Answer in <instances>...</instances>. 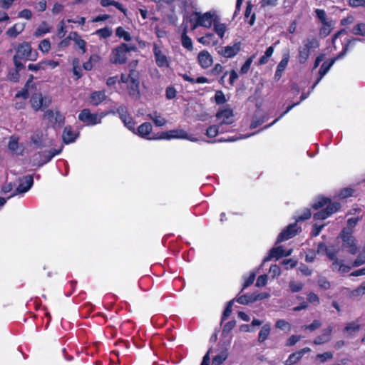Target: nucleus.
Returning <instances> with one entry per match:
<instances>
[{"mask_svg": "<svg viewBox=\"0 0 365 365\" xmlns=\"http://www.w3.org/2000/svg\"><path fill=\"white\" fill-rule=\"evenodd\" d=\"M344 34H346V31L345 29H342L337 31L336 34H334L331 38V42L329 43V45L323 51V52H321V61H324L323 63L321 65V79L327 73V71L329 70V68L332 66V65L337 59L342 58L348 51L349 48H353L356 45V42L360 41V39L357 38H352L351 39H348L343 46L342 50L338 54L324 61L325 56L336 50V46H335V41L340 35Z\"/></svg>", "mask_w": 365, "mask_h": 365, "instance_id": "1", "label": "nucleus"}, {"mask_svg": "<svg viewBox=\"0 0 365 365\" xmlns=\"http://www.w3.org/2000/svg\"><path fill=\"white\" fill-rule=\"evenodd\" d=\"M135 50L136 47L133 45L121 43L111 51L110 62L113 64H124L127 61L128 53Z\"/></svg>", "mask_w": 365, "mask_h": 365, "instance_id": "2", "label": "nucleus"}, {"mask_svg": "<svg viewBox=\"0 0 365 365\" xmlns=\"http://www.w3.org/2000/svg\"><path fill=\"white\" fill-rule=\"evenodd\" d=\"M339 236L342 240L341 248L347 249L351 255L356 254L358 247L356 244V239L353 236V230L344 228Z\"/></svg>", "mask_w": 365, "mask_h": 365, "instance_id": "3", "label": "nucleus"}, {"mask_svg": "<svg viewBox=\"0 0 365 365\" xmlns=\"http://www.w3.org/2000/svg\"><path fill=\"white\" fill-rule=\"evenodd\" d=\"M340 208V202H331L329 198L321 196V220L327 219Z\"/></svg>", "mask_w": 365, "mask_h": 365, "instance_id": "4", "label": "nucleus"}, {"mask_svg": "<svg viewBox=\"0 0 365 365\" xmlns=\"http://www.w3.org/2000/svg\"><path fill=\"white\" fill-rule=\"evenodd\" d=\"M16 54L19 58L31 61L37 60L38 54L36 51H33L31 45L28 42H23L18 45L16 48Z\"/></svg>", "mask_w": 365, "mask_h": 365, "instance_id": "5", "label": "nucleus"}, {"mask_svg": "<svg viewBox=\"0 0 365 365\" xmlns=\"http://www.w3.org/2000/svg\"><path fill=\"white\" fill-rule=\"evenodd\" d=\"M104 113H91L88 109H83L78 115V119L86 125H94L101 123Z\"/></svg>", "mask_w": 365, "mask_h": 365, "instance_id": "6", "label": "nucleus"}, {"mask_svg": "<svg viewBox=\"0 0 365 365\" xmlns=\"http://www.w3.org/2000/svg\"><path fill=\"white\" fill-rule=\"evenodd\" d=\"M196 22L192 26V30L195 29L197 26H203L205 28H210L214 22L217 20L216 16L210 12L205 14L195 13Z\"/></svg>", "mask_w": 365, "mask_h": 365, "instance_id": "7", "label": "nucleus"}, {"mask_svg": "<svg viewBox=\"0 0 365 365\" xmlns=\"http://www.w3.org/2000/svg\"><path fill=\"white\" fill-rule=\"evenodd\" d=\"M156 65L160 68H168L170 66L167 52L160 46L155 43L153 48Z\"/></svg>", "mask_w": 365, "mask_h": 365, "instance_id": "8", "label": "nucleus"}, {"mask_svg": "<svg viewBox=\"0 0 365 365\" xmlns=\"http://www.w3.org/2000/svg\"><path fill=\"white\" fill-rule=\"evenodd\" d=\"M62 150V148L59 150L52 149L48 151L39 152L34 156V162L38 166L49 162L56 155L59 154Z\"/></svg>", "mask_w": 365, "mask_h": 365, "instance_id": "9", "label": "nucleus"}, {"mask_svg": "<svg viewBox=\"0 0 365 365\" xmlns=\"http://www.w3.org/2000/svg\"><path fill=\"white\" fill-rule=\"evenodd\" d=\"M31 107L36 111L48 107L51 103V99L49 97H43L41 93H34L31 98Z\"/></svg>", "mask_w": 365, "mask_h": 365, "instance_id": "10", "label": "nucleus"}, {"mask_svg": "<svg viewBox=\"0 0 365 365\" xmlns=\"http://www.w3.org/2000/svg\"><path fill=\"white\" fill-rule=\"evenodd\" d=\"M158 138L170 140L172 138L188 139L191 141H195L196 139H191L187 133L182 129H175L167 132H162Z\"/></svg>", "mask_w": 365, "mask_h": 365, "instance_id": "11", "label": "nucleus"}, {"mask_svg": "<svg viewBox=\"0 0 365 365\" xmlns=\"http://www.w3.org/2000/svg\"><path fill=\"white\" fill-rule=\"evenodd\" d=\"M153 126L150 123L145 122L138 126L137 131L133 132L146 140H158V135H152Z\"/></svg>", "mask_w": 365, "mask_h": 365, "instance_id": "12", "label": "nucleus"}, {"mask_svg": "<svg viewBox=\"0 0 365 365\" xmlns=\"http://www.w3.org/2000/svg\"><path fill=\"white\" fill-rule=\"evenodd\" d=\"M34 184V179L31 175H26L23 178L19 179V185L17 187V188L15 190L14 192L9 196L7 199L11 198V197L21 194L24 193L29 191L31 187H32Z\"/></svg>", "mask_w": 365, "mask_h": 365, "instance_id": "13", "label": "nucleus"}, {"mask_svg": "<svg viewBox=\"0 0 365 365\" xmlns=\"http://www.w3.org/2000/svg\"><path fill=\"white\" fill-rule=\"evenodd\" d=\"M321 36H328L333 29L335 22L329 19L327 16L326 12L321 9Z\"/></svg>", "mask_w": 365, "mask_h": 365, "instance_id": "14", "label": "nucleus"}, {"mask_svg": "<svg viewBox=\"0 0 365 365\" xmlns=\"http://www.w3.org/2000/svg\"><path fill=\"white\" fill-rule=\"evenodd\" d=\"M299 227H297V223H293L287 227L278 236L277 240V243L282 242L283 241L287 240L294 236H295L298 232Z\"/></svg>", "mask_w": 365, "mask_h": 365, "instance_id": "15", "label": "nucleus"}, {"mask_svg": "<svg viewBox=\"0 0 365 365\" xmlns=\"http://www.w3.org/2000/svg\"><path fill=\"white\" fill-rule=\"evenodd\" d=\"M240 50V43L237 42L232 46H227L218 48V53L225 58H232L237 55Z\"/></svg>", "mask_w": 365, "mask_h": 365, "instance_id": "16", "label": "nucleus"}, {"mask_svg": "<svg viewBox=\"0 0 365 365\" xmlns=\"http://www.w3.org/2000/svg\"><path fill=\"white\" fill-rule=\"evenodd\" d=\"M232 117L233 111L230 108L221 110L216 113V118L219 120H221L219 125H220L222 127L224 124H232L233 123Z\"/></svg>", "mask_w": 365, "mask_h": 365, "instance_id": "17", "label": "nucleus"}, {"mask_svg": "<svg viewBox=\"0 0 365 365\" xmlns=\"http://www.w3.org/2000/svg\"><path fill=\"white\" fill-rule=\"evenodd\" d=\"M197 61L202 68H207L213 63V58L207 51H202L198 53Z\"/></svg>", "mask_w": 365, "mask_h": 365, "instance_id": "18", "label": "nucleus"}, {"mask_svg": "<svg viewBox=\"0 0 365 365\" xmlns=\"http://www.w3.org/2000/svg\"><path fill=\"white\" fill-rule=\"evenodd\" d=\"M106 99L105 91H94L91 94L90 103L93 106H98Z\"/></svg>", "mask_w": 365, "mask_h": 365, "instance_id": "19", "label": "nucleus"}, {"mask_svg": "<svg viewBox=\"0 0 365 365\" xmlns=\"http://www.w3.org/2000/svg\"><path fill=\"white\" fill-rule=\"evenodd\" d=\"M283 256H284V250L282 246L274 247L269 251V255L264 259L263 263L271 260L272 258L278 259Z\"/></svg>", "mask_w": 365, "mask_h": 365, "instance_id": "20", "label": "nucleus"}, {"mask_svg": "<svg viewBox=\"0 0 365 365\" xmlns=\"http://www.w3.org/2000/svg\"><path fill=\"white\" fill-rule=\"evenodd\" d=\"M147 117L148 119L153 120L156 126L161 127L167 123L166 119L160 115L157 111L148 114Z\"/></svg>", "mask_w": 365, "mask_h": 365, "instance_id": "21", "label": "nucleus"}, {"mask_svg": "<svg viewBox=\"0 0 365 365\" xmlns=\"http://www.w3.org/2000/svg\"><path fill=\"white\" fill-rule=\"evenodd\" d=\"M198 41L205 46H215L218 43L213 34L209 33L198 38Z\"/></svg>", "mask_w": 365, "mask_h": 365, "instance_id": "22", "label": "nucleus"}, {"mask_svg": "<svg viewBox=\"0 0 365 365\" xmlns=\"http://www.w3.org/2000/svg\"><path fill=\"white\" fill-rule=\"evenodd\" d=\"M52 29V27L49 26L46 21H43L38 27L36 29L34 33V36L37 38H40L45 34L49 33Z\"/></svg>", "mask_w": 365, "mask_h": 365, "instance_id": "23", "label": "nucleus"}, {"mask_svg": "<svg viewBox=\"0 0 365 365\" xmlns=\"http://www.w3.org/2000/svg\"><path fill=\"white\" fill-rule=\"evenodd\" d=\"M24 24H16L6 31V35L11 38H16L24 29Z\"/></svg>", "mask_w": 365, "mask_h": 365, "instance_id": "24", "label": "nucleus"}, {"mask_svg": "<svg viewBox=\"0 0 365 365\" xmlns=\"http://www.w3.org/2000/svg\"><path fill=\"white\" fill-rule=\"evenodd\" d=\"M360 327L361 326L355 322L348 323L344 329V333L349 336H353L359 331Z\"/></svg>", "mask_w": 365, "mask_h": 365, "instance_id": "25", "label": "nucleus"}, {"mask_svg": "<svg viewBox=\"0 0 365 365\" xmlns=\"http://www.w3.org/2000/svg\"><path fill=\"white\" fill-rule=\"evenodd\" d=\"M313 47V43L312 41H307L303 48L299 50V60L300 62L305 61L309 54V49Z\"/></svg>", "mask_w": 365, "mask_h": 365, "instance_id": "26", "label": "nucleus"}, {"mask_svg": "<svg viewBox=\"0 0 365 365\" xmlns=\"http://www.w3.org/2000/svg\"><path fill=\"white\" fill-rule=\"evenodd\" d=\"M187 28L185 26L182 34L181 42L183 47L189 51H192L193 49L192 41L191 38L187 35Z\"/></svg>", "mask_w": 365, "mask_h": 365, "instance_id": "27", "label": "nucleus"}, {"mask_svg": "<svg viewBox=\"0 0 365 365\" xmlns=\"http://www.w3.org/2000/svg\"><path fill=\"white\" fill-rule=\"evenodd\" d=\"M63 140L65 143H70L73 142L76 138V134L69 128H65L62 135Z\"/></svg>", "mask_w": 365, "mask_h": 365, "instance_id": "28", "label": "nucleus"}, {"mask_svg": "<svg viewBox=\"0 0 365 365\" xmlns=\"http://www.w3.org/2000/svg\"><path fill=\"white\" fill-rule=\"evenodd\" d=\"M258 297H255L253 294L242 295L236 299V301L241 304H248L257 301Z\"/></svg>", "mask_w": 365, "mask_h": 365, "instance_id": "29", "label": "nucleus"}, {"mask_svg": "<svg viewBox=\"0 0 365 365\" xmlns=\"http://www.w3.org/2000/svg\"><path fill=\"white\" fill-rule=\"evenodd\" d=\"M227 357L228 351L227 349H225L213 358L212 365H221L227 359Z\"/></svg>", "mask_w": 365, "mask_h": 365, "instance_id": "30", "label": "nucleus"}, {"mask_svg": "<svg viewBox=\"0 0 365 365\" xmlns=\"http://www.w3.org/2000/svg\"><path fill=\"white\" fill-rule=\"evenodd\" d=\"M214 31L217 36L222 38L226 31V26L224 24L220 23L217 19L214 22Z\"/></svg>", "mask_w": 365, "mask_h": 365, "instance_id": "31", "label": "nucleus"}, {"mask_svg": "<svg viewBox=\"0 0 365 365\" xmlns=\"http://www.w3.org/2000/svg\"><path fill=\"white\" fill-rule=\"evenodd\" d=\"M271 327L269 324H264L262 329L260 330L258 335V341L259 342H263L267 339L269 333H270Z\"/></svg>", "mask_w": 365, "mask_h": 365, "instance_id": "32", "label": "nucleus"}, {"mask_svg": "<svg viewBox=\"0 0 365 365\" xmlns=\"http://www.w3.org/2000/svg\"><path fill=\"white\" fill-rule=\"evenodd\" d=\"M302 356L301 353L298 351L297 352L292 353L288 357V359L284 361L285 365H294L297 363L301 359Z\"/></svg>", "mask_w": 365, "mask_h": 365, "instance_id": "33", "label": "nucleus"}, {"mask_svg": "<svg viewBox=\"0 0 365 365\" xmlns=\"http://www.w3.org/2000/svg\"><path fill=\"white\" fill-rule=\"evenodd\" d=\"M223 129L220 125H211L206 130L207 136L210 138L215 137L220 132H222Z\"/></svg>", "mask_w": 365, "mask_h": 365, "instance_id": "34", "label": "nucleus"}, {"mask_svg": "<svg viewBox=\"0 0 365 365\" xmlns=\"http://www.w3.org/2000/svg\"><path fill=\"white\" fill-rule=\"evenodd\" d=\"M113 34V31L110 27H105L97 30L93 34L98 36L101 38H107Z\"/></svg>", "mask_w": 365, "mask_h": 365, "instance_id": "35", "label": "nucleus"}, {"mask_svg": "<svg viewBox=\"0 0 365 365\" xmlns=\"http://www.w3.org/2000/svg\"><path fill=\"white\" fill-rule=\"evenodd\" d=\"M140 83H128V89L130 96L138 98L140 96Z\"/></svg>", "mask_w": 365, "mask_h": 365, "instance_id": "36", "label": "nucleus"}, {"mask_svg": "<svg viewBox=\"0 0 365 365\" xmlns=\"http://www.w3.org/2000/svg\"><path fill=\"white\" fill-rule=\"evenodd\" d=\"M115 34L118 37L123 38L125 41H130L131 40L130 34L121 26L116 29Z\"/></svg>", "mask_w": 365, "mask_h": 365, "instance_id": "37", "label": "nucleus"}, {"mask_svg": "<svg viewBox=\"0 0 365 365\" xmlns=\"http://www.w3.org/2000/svg\"><path fill=\"white\" fill-rule=\"evenodd\" d=\"M252 9V4H250V2H248L247 5L245 14V19H247L250 17V16H251L250 20L248 21V23L250 26H252L255 24V14H251Z\"/></svg>", "mask_w": 365, "mask_h": 365, "instance_id": "38", "label": "nucleus"}, {"mask_svg": "<svg viewBox=\"0 0 365 365\" xmlns=\"http://www.w3.org/2000/svg\"><path fill=\"white\" fill-rule=\"evenodd\" d=\"M139 78V72L133 68L130 69L128 74V83H140Z\"/></svg>", "mask_w": 365, "mask_h": 365, "instance_id": "39", "label": "nucleus"}, {"mask_svg": "<svg viewBox=\"0 0 365 365\" xmlns=\"http://www.w3.org/2000/svg\"><path fill=\"white\" fill-rule=\"evenodd\" d=\"M42 138L43 133L40 131H37L31 135V140L33 144L36 146V148H40L41 147Z\"/></svg>", "mask_w": 365, "mask_h": 365, "instance_id": "40", "label": "nucleus"}, {"mask_svg": "<svg viewBox=\"0 0 365 365\" xmlns=\"http://www.w3.org/2000/svg\"><path fill=\"white\" fill-rule=\"evenodd\" d=\"M44 118L48 119L50 121H53V118H55V122L60 120L61 118V115L58 112L56 113H53L51 110H47L44 113Z\"/></svg>", "mask_w": 365, "mask_h": 365, "instance_id": "41", "label": "nucleus"}, {"mask_svg": "<svg viewBox=\"0 0 365 365\" xmlns=\"http://www.w3.org/2000/svg\"><path fill=\"white\" fill-rule=\"evenodd\" d=\"M38 49L43 53H47L51 49V42L49 39L45 38L40 41Z\"/></svg>", "mask_w": 365, "mask_h": 365, "instance_id": "42", "label": "nucleus"}, {"mask_svg": "<svg viewBox=\"0 0 365 365\" xmlns=\"http://www.w3.org/2000/svg\"><path fill=\"white\" fill-rule=\"evenodd\" d=\"M352 34L359 36H365V24H357L352 29Z\"/></svg>", "mask_w": 365, "mask_h": 365, "instance_id": "43", "label": "nucleus"}, {"mask_svg": "<svg viewBox=\"0 0 365 365\" xmlns=\"http://www.w3.org/2000/svg\"><path fill=\"white\" fill-rule=\"evenodd\" d=\"M289 61V53L287 52V53H284L283 54V57H282V59L280 61V62L279 63L278 66H277V68L279 69V71H283L286 68L287 64H288V62Z\"/></svg>", "mask_w": 365, "mask_h": 365, "instance_id": "44", "label": "nucleus"}, {"mask_svg": "<svg viewBox=\"0 0 365 365\" xmlns=\"http://www.w3.org/2000/svg\"><path fill=\"white\" fill-rule=\"evenodd\" d=\"M354 192V190L351 187H345L340 190L339 196L341 199L348 198L351 197Z\"/></svg>", "mask_w": 365, "mask_h": 365, "instance_id": "45", "label": "nucleus"}, {"mask_svg": "<svg viewBox=\"0 0 365 365\" xmlns=\"http://www.w3.org/2000/svg\"><path fill=\"white\" fill-rule=\"evenodd\" d=\"M73 73L76 76V79L82 76L81 69L79 66V61L77 58L73 61Z\"/></svg>", "mask_w": 365, "mask_h": 365, "instance_id": "46", "label": "nucleus"}, {"mask_svg": "<svg viewBox=\"0 0 365 365\" xmlns=\"http://www.w3.org/2000/svg\"><path fill=\"white\" fill-rule=\"evenodd\" d=\"M122 121L130 130L135 132V122L130 115L122 119Z\"/></svg>", "mask_w": 365, "mask_h": 365, "instance_id": "47", "label": "nucleus"}, {"mask_svg": "<svg viewBox=\"0 0 365 365\" xmlns=\"http://www.w3.org/2000/svg\"><path fill=\"white\" fill-rule=\"evenodd\" d=\"M353 297H360L365 294V281H364L359 287L351 292Z\"/></svg>", "mask_w": 365, "mask_h": 365, "instance_id": "48", "label": "nucleus"}, {"mask_svg": "<svg viewBox=\"0 0 365 365\" xmlns=\"http://www.w3.org/2000/svg\"><path fill=\"white\" fill-rule=\"evenodd\" d=\"M332 328L329 327L323 330V334L321 335V344L328 341L331 337Z\"/></svg>", "mask_w": 365, "mask_h": 365, "instance_id": "49", "label": "nucleus"}, {"mask_svg": "<svg viewBox=\"0 0 365 365\" xmlns=\"http://www.w3.org/2000/svg\"><path fill=\"white\" fill-rule=\"evenodd\" d=\"M332 269L333 270L338 269L339 271H341L343 272H347L351 269V267L343 264H340L339 261H336L333 262L332 263Z\"/></svg>", "mask_w": 365, "mask_h": 365, "instance_id": "50", "label": "nucleus"}, {"mask_svg": "<svg viewBox=\"0 0 365 365\" xmlns=\"http://www.w3.org/2000/svg\"><path fill=\"white\" fill-rule=\"evenodd\" d=\"M303 283L299 282L291 281L289 282V288L292 292H298L302 289Z\"/></svg>", "mask_w": 365, "mask_h": 365, "instance_id": "51", "label": "nucleus"}, {"mask_svg": "<svg viewBox=\"0 0 365 365\" xmlns=\"http://www.w3.org/2000/svg\"><path fill=\"white\" fill-rule=\"evenodd\" d=\"M234 303V300H230L227 304V307L223 312V315L222 317V321H225L228 317L230 316L232 310V305Z\"/></svg>", "mask_w": 365, "mask_h": 365, "instance_id": "52", "label": "nucleus"}, {"mask_svg": "<svg viewBox=\"0 0 365 365\" xmlns=\"http://www.w3.org/2000/svg\"><path fill=\"white\" fill-rule=\"evenodd\" d=\"M254 56H251L247 59L245 63L242 65L240 69L241 74H245L248 72L250 68L251 64L253 61Z\"/></svg>", "mask_w": 365, "mask_h": 365, "instance_id": "53", "label": "nucleus"}, {"mask_svg": "<svg viewBox=\"0 0 365 365\" xmlns=\"http://www.w3.org/2000/svg\"><path fill=\"white\" fill-rule=\"evenodd\" d=\"M365 263V251L363 252H361L357 258L354 261L353 266L354 267H359L361 264H364Z\"/></svg>", "mask_w": 365, "mask_h": 365, "instance_id": "54", "label": "nucleus"}, {"mask_svg": "<svg viewBox=\"0 0 365 365\" xmlns=\"http://www.w3.org/2000/svg\"><path fill=\"white\" fill-rule=\"evenodd\" d=\"M361 219H362L361 217H359L349 218L347 220V227H345V228L352 230V229L356 227L358 222L360 221Z\"/></svg>", "mask_w": 365, "mask_h": 365, "instance_id": "55", "label": "nucleus"}, {"mask_svg": "<svg viewBox=\"0 0 365 365\" xmlns=\"http://www.w3.org/2000/svg\"><path fill=\"white\" fill-rule=\"evenodd\" d=\"M215 99L217 104H222L226 102L225 96L221 91L216 92L215 95Z\"/></svg>", "mask_w": 365, "mask_h": 365, "instance_id": "56", "label": "nucleus"}, {"mask_svg": "<svg viewBox=\"0 0 365 365\" xmlns=\"http://www.w3.org/2000/svg\"><path fill=\"white\" fill-rule=\"evenodd\" d=\"M275 327L277 328H278L279 329H282V330L286 329H290L289 324L284 319L277 320L275 324Z\"/></svg>", "mask_w": 365, "mask_h": 365, "instance_id": "57", "label": "nucleus"}, {"mask_svg": "<svg viewBox=\"0 0 365 365\" xmlns=\"http://www.w3.org/2000/svg\"><path fill=\"white\" fill-rule=\"evenodd\" d=\"M75 43L81 51L82 53H85L86 52V42L83 39L81 38L79 39H76Z\"/></svg>", "mask_w": 365, "mask_h": 365, "instance_id": "58", "label": "nucleus"}, {"mask_svg": "<svg viewBox=\"0 0 365 365\" xmlns=\"http://www.w3.org/2000/svg\"><path fill=\"white\" fill-rule=\"evenodd\" d=\"M269 273L272 274L273 278L280 275V268L277 264H272L269 268Z\"/></svg>", "mask_w": 365, "mask_h": 365, "instance_id": "59", "label": "nucleus"}, {"mask_svg": "<svg viewBox=\"0 0 365 365\" xmlns=\"http://www.w3.org/2000/svg\"><path fill=\"white\" fill-rule=\"evenodd\" d=\"M20 75L19 71H14L12 72H9L7 76L8 80L13 81V82H17L19 81Z\"/></svg>", "mask_w": 365, "mask_h": 365, "instance_id": "60", "label": "nucleus"}, {"mask_svg": "<svg viewBox=\"0 0 365 365\" xmlns=\"http://www.w3.org/2000/svg\"><path fill=\"white\" fill-rule=\"evenodd\" d=\"M28 68H29V70L34 71H37L39 70H44L45 69L44 63H42V61H41L37 64H29L28 66Z\"/></svg>", "mask_w": 365, "mask_h": 365, "instance_id": "61", "label": "nucleus"}, {"mask_svg": "<svg viewBox=\"0 0 365 365\" xmlns=\"http://www.w3.org/2000/svg\"><path fill=\"white\" fill-rule=\"evenodd\" d=\"M267 282V276L266 274H262L258 277L256 282V286L258 287H264L266 285Z\"/></svg>", "mask_w": 365, "mask_h": 365, "instance_id": "62", "label": "nucleus"}, {"mask_svg": "<svg viewBox=\"0 0 365 365\" xmlns=\"http://www.w3.org/2000/svg\"><path fill=\"white\" fill-rule=\"evenodd\" d=\"M235 325L236 322L235 320L227 322L223 327V333H229L235 327Z\"/></svg>", "mask_w": 365, "mask_h": 365, "instance_id": "63", "label": "nucleus"}, {"mask_svg": "<svg viewBox=\"0 0 365 365\" xmlns=\"http://www.w3.org/2000/svg\"><path fill=\"white\" fill-rule=\"evenodd\" d=\"M117 113L119 114L121 120L129 115L127 108L123 106L117 109Z\"/></svg>", "mask_w": 365, "mask_h": 365, "instance_id": "64", "label": "nucleus"}]
</instances>
